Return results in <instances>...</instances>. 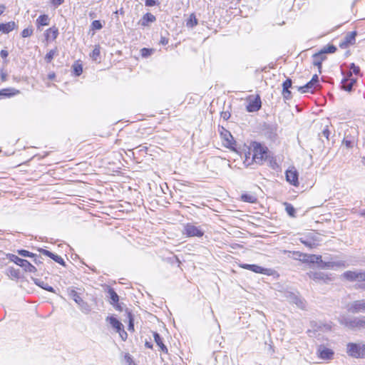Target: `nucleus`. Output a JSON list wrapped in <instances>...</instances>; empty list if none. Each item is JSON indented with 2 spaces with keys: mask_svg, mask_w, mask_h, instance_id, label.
Listing matches in <instances>:
<instances>
[{
  "mask_svg": "<svg viewBox=\"0 0 365 365\" xmlns=\"http://www.w3.org/2000/svg\"><path fill=\"white\" fill-rule=\"evenodd\" d=\"M247 100L249 102L246 109L248 112H256L261 108L262 102L259 96L257 95L255 98L253 96H250Z\"/></svg>",
  "mask_w": 365,
  "mask_h": 365,
  "instance_id": "obj_9",
  "label": "nucleus"
},
{
  "mask_svg": "<svg viewBox=\"0 0 365 365\" xmlns=\"http://www.w3.org/2000/svg\"><path fill=\"white\" fill-rule=\"evenodd\" d=\"M56 54V49H52L51 51H49L46 56H45V60L47 63H50L52 59L53 58V56Z\"/></svg>",
  "mask_w": 365,
  "mask_h": 365,
  "instance_id": "obj_42",
  "label": "nucleus"
},
{
  "mask_svg": "<svg viewBox=\"0 0 365 365\" xmlns=\"http://www.w3.org/2000/svg\"><path fill=\"white\" fill-rule=\"evenodd\" d=\"M312 58L313 65L317 66L319 70V73H321L322 61L326 59V56L319 55V52H317L312 56Z\"/></svg>",
  "mask_w": 365,
  "mask_h": 365,
  "instance_id": "obj_20",
  "label": "nucleus"
},
{
  "mask_svg": "<svg viewBox=\"0 0 365 365\" xmlns=\"http://www.w3.org/2000/svg\"><path fill=\"white\" fill-rule=\"evenodd\" d=\"M322 135L328 140L329 139V135H330V131L329 130V128L328 126H326V128L322 130Z\"/></svg>",
  "mask_w": 365,
  "mask_h": 365,
  "instance_id": "obj_59",
  "label": "nucleus"
},
{
  "mask_svg": "<svg viewBox=\"0 0 365 365\" xmlns=\"http://www.w3.org/2000/svg\"><path fill=\"white\" fill-rule=\"evenodd\" d=\"M292 81L290 78H287L282 83V95L284 100H289L292 98V93L289 88L292 87Z\"/></svg>",
  "mask_w": 365,
  "mask_h": 365,
  "instance_id": "obj_14",
  "label": "nucleus"
},
{
  "mask_svg": "<svg viewBox=\"0 0 365 365\" xmlns=\"http://www.w3.org/2000/svg\"><path fill=\"white\" fill-rule=\"evenodd\" d=\"M336 51V47L334 45H327L324 46L319 51V55H324L326 53H334Z\"/></svg>",
  "mask_w": 365,
  "mask_h": 365,
  "instance_id": "obj_30",
  "label": "nucleus"
},
{
  "mask_svg": "<svg viewBox=\"0 0 365 365\" xmlns=\"http://www.w3.org/2000/svg\"><path fill=\"white\" fill-rule=\"evenodd\" d=\"M205 232L200 227L191 223H187L183 227L182 234L188 237H201Z\"/></svg>",
  "mask_w": 365,
  "mask_h": 365,
  "instance_id": "obj_6",
  "label": "nucleus"
},
{
  "mask_svg": "<svg viewBox=\"0 0 365 365\" xmlns=\"http://www.w3.org/2000/svg\"><path fill=\"white\" fill-rule=\"evenodd\" d=\"M317 356L323 360H331L333 359L334 352L332 349L326 347L324 345H319L317 350Z\"/></svg>",
  "mask_w": 365,
  "mask_h": 365,
  "instance_id": "obj_8",
  "label": "nucleus"
},
{
  "mask_svg": "<svg viewBox=\"0 0 365 365\" xmlns=\"http://www.w3.org/2000/svg\"><path fill=\"white\" fill-rule=\"evenodd\" d=\"M222 135H223L224 139L226 141V143L225 144V147L235 150L234 145L235 144V141L234 140L231 133L229 131L225 130V133Z\"/></svg>",
  "mask_w": 365,
  "mask_h": 365,
  "instance_id": "obj_19",
  "label": "nucleus"
},
{
  "mask_svg": "<svg viewBox=\"0 0 365 365\" xmlns=\"http://www.w3.org/2000/svg\"><path fill=\"white\" fill-rule=\"evenodd\" d=\"M66 292L68 295L78 304L79 309L83 314H88L91 312V307L81 297L76 287H70L67 288Z\"/></svg>",
  "mask_w": 365,
  "mask_h": 365,
  "instance_id": "obj_1",
  "label": "nucleus"
},
{
  "mask_svg": "<svg viewBox=\"0 0 365 365\" xmlns=\"http://www.w3.org/2000/svg\"><path fill=\"white\" fill-rule=\"evenodd\" d=\"M308 275L310 279L316 281V282H327L331 280L329 276L322 272H310L308 273Z\"/></svg>",
  "mask_w": 365,
  "mask_h": 365,
  "instance_id": "obj_13",
  "label": "nucleus"
},
{
  "mask_svg": "<svg viewBox=\"0 0 365 365\" xmlns=\"http://www.w3.org/2000/svg\"><path fill=\"white\" fill-rule=\"evenodd\" d=\"M356 282H365V271H356Z\"/></svg>",
  "mask_w": 365,
  "mask_h": 365,
  "instance_id": "obj_46",
  "label": "nucleus"
},
{
  "mask_svg": "<svg viewBox=\"0 0 365 365\" xmlns=\"http://www.w3.org/2000/svg\"><path fill=\"white\" fill-rule=\"evenodd\" d=\"M32 279H33L34 282L35 283V284L40 287L41 288L46 290L48 292L55 293V289L51 286H50L47 283L44 282L43 281H42L39 279H36V278H32Z\"/></svg>",
  "mask_w": 365,
  "mask_h": 365,
  "instance_id": "obj_22",
  "label": "nucleus"
},
{
  "mask_svg": "<svg viewBox=\"0 0 365 365\" xmlns=\"http://www.w3.org/2000/svg\"><path fill=\"white\" fill-rule=\"evenodd\" d=\"M340 323L351 329H365V316L359 317H348L341 316L339 319Z\"/></svg>",
  "mask_w": 365,
  "mask_h": 365,
  "instance_id": "obj_3",
  "label": "nucleus"
},
{
  "mask_svg": "<svg viewBox=\"0 0 365 365\" xmlns=\"http://www.w3.org/2000/svg\"><path fill=\"white\" fill-rule=\"evenodd\" d=\"M297 90L302 93H313L315 91L318 90L319 87L315 85L313 82L309 81L304 86L297 87Z\"/></svg>",
  "mask_w": 365,
  "mask_h": 365,
  "instance_id": "obj_16",
  "label": "nucleus"
},
{
  "mask_svg": "<svg viewBox=\"0 0 365 365\" xmlns=\"http://www.w3.org/2000/svg\"><path fill=\"white\" fill-rule=\"evenodd\" d=\"M241 200L243 202L249 203H255L257 201V198L255 195L250 193H245L241 195Z\"/></svg>",
  "mask_w": 365,
  "mask_h": 365,
  "instance_id": "obj_29",
  "label": "nucleus"
},
{
  "mask_svg": "<svg viewBox=\"0 0 365 365\" xmlns=\"http://www.w3.org/2000/svg\"><path fill=\"white\" fill-rule=\"evenodd\" d=\"M103 27V25L101 23L100 21L98 20H94L92 23H91V29H95V30H100Z\"/></svg>",
  "mask_w": 365,
  "mask_h": 365,
  "instance_id": "obj_49",
  "label": "nucleus"
},
{
  "mask_svg": "<svg viewBox=\"0 0 365 365\" xmlns=\"http://www.w3.org/2000/svg\"><path fill=\"white\" fill-rule=\"evenodd\" d=\"M300 242L309 248H313L317 245V244L314 240H312L308 237L301 238Z\"/></svg>",
  "mask_w": 365,
  "mask_h": 365,
  "instance_id": "obj_36",
  "label": "nucleus"
},
{
  "mask_svg": "<svg viewBox=\"0 0 365 365\" xmlns=\"http://www.w3.org/2000/svg\"><path fill=\"white\" fill-rule=\"evenodd\" d=\"M152 53V51L150 49L143 48L141 49V55L143 57H148Z\"/></svg>",
  "mask_w": 365,
  "mask_h": 365,
  "instance_id": "obj_54",
  "label": "nucleus"
},
{
  "mask_svg": "<svg viewBox=\"0 0 365 365\" xmlns=\"http://www.w3.org/2000/svg\"><path fill=\"white\" fill-rule=\"evenodd\" d=\"M352 76V73L351 71H349L348 73H347V76L346 77V78L349 79V83L352 86V87L354 86V85L356 83V79L355 78H351Z\"/></svg>",
  "mask_w": 365,
  "mask_h": 365,
  "instance_id": "obj_55",
  "label": "nucleus"
},
{
  "mask_svg": "<svg viewBox=\"0 0 365 365\" xmlns=\"http://www.w3.org/2000/svg\"><path fill=\"white\" fill-rule=\"evenodd\" d=\"M253 152L251 160L257 164H262L267 157V148H264L257 142L252 143Z\"/></svg>",
  "mask_w": 365,
  "mask_h": 365,
  "instance_id": "obj_4",
  "label": "nucleus"
},
{
  "mask_svg": "<svg viewBox=\"0 0 365 365\" xmlns=\"http://www.w3.org/2000/svg\"><path fill=\"white\" fill-rule=\"evenodd\" d=\"M17 27V25L14 21H9L5 24H0V32L4 34H9L11 31L14 30Z\"/></svg>",
  "mask_w": 365,
  "mask_h": 365,
  "instance_id": "obj_18",
  "label": "nucleus"
},
{
  "mask_svg": "<svg viewBox=\"0 0 365 365\" xmlns=\"http://www.w3.org/2000/svg\"><path fill=\"white\" fill-rule=\"evenodd\" d=\"M312 82H313L315 85H317L318 87L320 88L319 81V76L317 74H314L312 79L310 80Z\"/></svg>",
  "mask_w": 365,
  "mask_h": 365,
  "instance_id": "obj_57",
  "label": "nucleus"
},
{
  "mask_svg": "<svg viewBox=\"0 0 365 365\" xmlns=\"http://www.w3.org/2000/svg\"><path fill=\"white\" fill-rule=\"evenodd\" d=\"M310 255H306V254H302V253H299V257H302L303 256V259L302 260L304 261V262H312V263H314L316 262V258H311Z\"/></svg>",
  "mask_w": 365,
  "mask_h": 365,
  "instance_id": "obj_47",
  "label": "nucleus"
},
{
  "mask_svg": "<svg viewBox=\"0 0 365 365\" xmlns=\"http://www.w3.org/2000/svg\"><path fill=\"white\" fill-rule=\"evenodd\" d=\"M346 352L354 358H365V344L363 343H349L346 345Z\"/></svg>",
  "mask_w": 365,
  "mask_h": 365,
  "instance_id": "obj_5",
  "label": "nucleus"
},
{
  "mask_svg": "<svg viewBox=\"0 0 365 365\" xmlns=\"http://www.w3.org/2000/svg\"><path fill=\"white\" fill-rule=\"evenodd\" d=\"M1 79L2 81H6L7 79V74L3 71H1Z\"/></svg>",
  "mask_w": 365,
  "mask_h": 365,
  "instance_id": "obj_62",
  "label": "nucleus"
},
{
  "mask_svg": "<svg viewBox=\"0 0 365 365\" xmlns=\"http://www.w3.org/2000/svg\"><path fill=\"white\" fill-rule=\"evenodd\" d=\"M31 258H34V262L36 264H39L43 262L42 258L40 256L36 255V254H34V256L32 257Z\"/></svg>",
  "mask_w": 365,
  "mask_h": 365,
  "instance_id": "obj_58",
  "label": "nucleus"
},
{
  "mask_svg": "<svg viewBox=\"0 0 365 365\" xmlns=\"http://www.w3.org/2000/svg\"><path fill=\"white\" fill-rule=\"evenodd\" d=\"M56 75L53 72L48 73V78L49 80H53L55 78Z\"/></svg>",
  "mask_w": 365,
  "mask_h": 365,
  "instance_id": "obj_64",
  "label": "nucleus"
},
{
  "mask_svg": "<svg viewBox=\"0 0 365 365\" xmlns=\"http://www.w3.org/2000/svg\"><path fill=\"white\" fill-rule=\"evenodd\" d=\"M252 153H254V152H253V148H252V143L251 146L247 148V150L245 152V161H244V163L246 165H247V166L250 165L253 163H255V161H252L251 160L252 157Z\"/></svg>",
  "mask_w": 365,
  "mask_h": 365,
  "instance_id": "obj_28",
  "label": "nucleus"
},
{
  "mask_svg": "<svg viewBox=\"0 0 365 365\" xmlns=\"http://www.w3.org/2000/svg\"><path fill=\"white\" fill-rule=\"evenodd\" d=\"M32 34L33 29L31 28H26L21 31V34L23 38H26L31 36Z\"/></svg>",
  "mask_w": 365,
  "mask_h": 365,
  "instance_id": "obj_48",
  "label": "nucleus"
},
{
  "mask_svg": "<svg viewBox=\"0 0 365 365\" xmlns=\"http://www.w3.org/2000/svg\"><path fill=\"white\" fill-rule=\"evenodd\" d=\"M106 321L109 322V324L113 327V329L116 330V331H119L122 327H123V324L118 319L113 316L108 317Z\"/></svg>",
  "mask_w": 365,
  "mask_h": 365,
  "instance_id": "obj_21",
  "label": "nucleus"
},
{
  "mask_svg": "<svg viewBox=\"0 0 365 365\" xmlns=\"http://www.w3.org/2000/svg\"><path fill=\"white\" fill-rule=\"evenodd\" d=\"M8 259L11 260V262H14L17 265L21 267V264H22L24 259H21L18 256L14 255V254H9L7 255Z\"/></svg>",
  "mask_w": 365,
  "mask_h": 365,
  "instance_id": "obj_40",
  "label": "nucleus"
},
{
  "mask_svg": "<svg viewBox=\"0 0 365 365\" xmlns=\"http://www.w3.org/2000/svg\"><path fill=\"white\" fill-rule=\"evenodd\" d=\"M286 179L292 185L297 186L299 184L298 173L293 168L286 171Z\"/></svg>",
  "mask_w": 365,
  "mask_h": 365,
  "instance_id": "obj_15",
  "label": "nucleus"
},
{
  "mask_svg": "<svg viewBox=\"0 0 365 365\" xmlns=\"http://www.w3.org/2000/svg\"><path fill=\"white\" fill-rule=\"evenodd\" d=\"M356 271H346L343 273L342 277L348 281L356 282Z\"/></svg>",
  "mask_w": 365,
  "mask_h": 365,
  "instance_id": "obj_32",
  "label": "nucleus"
},
{
  "mask_svg": "<svg viewBox=\"0 0 365 365\" xmlns=\"http://www.w3.org/2000/svg\"><path fill=\"white\" fill-rule=\"evenodd\" d=\"M64 2V0H52V4L57 7L62 4Z\"/></svg>",
  "mask_w": 365,
  "mask_h": 365,
  "instance_id": "obj_60",
  "label": "nucleus"
},
{
  "mask_svg": "<svg viewBox=\"0 0 365 365\" xmlns=\"http://www.w3.org/2000/svg\"><path fill=\"white\" fill-rule=\"evenodd\" d=\"M287 298L290 303L296 304L299 308L304 309L306 308V302L298 294L289 293Z\"/></svg>",
  "mask_w": 365,
  "mask_h": 365,
  "instance_id": "obj_12",
  "label": "nucleus"
},
{
  "mask_svg": "<svg viewBox=\"0 0 365 365\" xmlns=\"http://www.w3.org/2000/svg\"><path fill=\"white\" fill-rule=\"evenodd\" d=\"M100 53H101V47L99 45H96L95 48H93V50L90 56H91V58L93 61H96L100 56Z\"/></svg>",
  "mask_w": 365,
  "mask_h": 365,
  "instance_id": "obj_39",
  "label": "nucleus"
},
{
  "mask_svg": "<svg viewBox=\"0 0 365 365\" xmlns=\"http://www.w3.org/2000/svg\"><path fill=\"white\" fill-rule=\"evenodd\" d=\"M197 24V19H196V16L195 14H192L190 15L189 18L187 19L186 21V26L189 28H193Z\"/></svg>",
  "mask_w": 365,
  "mask_h": 365,
  "instance_id": "obj_33",
  "label": "nucleus"
},
{
  "mask_svg": "<svg viewBox=\"0 0 365 365\" xmlns=\"http://www.w3.org/2000/svg\"><path fill=\"white\" fill-rule=\"evenodd\" d=\"M342 143L347 148H352L354 145L355 141L354 139L351 137L346 136L344 137Z\"/></svg>",
  "mask_w": 365,
  "mask_h": 365,
  "instance_id": "obj_38",
  "label": "nucleus"
},
{
  "mask_svg": "<svg viewBox=\"0 0 365 365\" xmlns=\"http://www.w3.org/2000/svg\"><path fill=\"white\" fill-rule=\"evenodd\" d=\"M20 91L14 88H8L0 90V96L4 97H11L17 95Z\"/></svg>",
  "mask_w": 365,
  "mask_h": 365,
  "instance_id": "obj_23",
  "label": "nucleus"
},
{
  "mask_svg": "<svg viewBox=\"0 0 365 365\" xmlns=\"http://www.w3.org/2000/svg\"><path fill=\"white\" fill-rule=\"evenodd\" d=\"M38 251H39L40 253L47 256V257H48L50 258L53 257V253L50 252V251H48V250H45V249H43V248H40L38 250Z\"/></svg>",
  "mask_w": 365,
  "mask_h": 365,
  "instance_id": "obj_53",
  "label": "nucleus"
},
{
  "mask_svg": "<svg viewBox=\"0 0 365 365\" xmlns=\"http://www.w3.org/2000/svg\"><path fill=\"white\" fill-rule=\"evenodd\" d=\"M51 259L61 265H66L64 259L61 256L53 254V256L51 257Z\"/></svg>",
  "mask_w": 365,
  "mask_h": 365,
  "instance_id": "obj_50",
  "label": "nucleus"
},
{
  "mask_svg": "<svg viewBox=\"0 0 365 365\" xmlns=\"http://www.w3.org/2000/svg\"><path fill=\"white\" fill-rule=\"evenodd\" d=\"M356 31L349 32L339 43L341 48H346L350 45H353L356 41Z\"/></svg>",
  "mask_w": 365,
  "mask_h": 365,
  "instance_id": "obj_11",
  "label": "nucleus"
},
{
  "mask_svg": "<svg viewBox=\"0 0 365 365\" xmlns=\"http://www.w3.org/2000/svg\"><path fill=\"white\" fill-rule=\"evenodd\" d=\"M106 292L108 294V297L110 299V304L115 305V304L118 303L119 297L113 288L110 287V286H107Z\"/></svg>",
  "mask_w": 365,
  "mask_h": 365,
  "instance_id": "obj_17",
  "label": "nucleus"
},
{
  "mask_svg": "<svg viewBox=\"0 0 365 365\" xmlns=\"http://www.w3.org/2000/svg\"><path fill=\"white\" fill-rule=\"evenodd\" d=\"M21 267L24 268L26 272H36L37 270L36 268L26 259H24Z\"/></svg>",
  "mask_w": 365,
  "mask_h": 365,
  "instance_id": "obj_31",
  "label": "nucleus"
},
{
  "mask_svg": "<svg viewBox=\"0 0 365 365\" xmlns=\"http://www.w3.org/2000/svg\"><path fill=\"white\" fill-rule=\"evenodd\" d=\"M153 337H154L155 342L160 348L162 351H163L165 353H168V350L166 346L163 344V339H162L161 336H160V334L157 332H153Z\"/></svg>",
  "mask_w": 365,
  "mask_h": 365,
  "instance_id": "obj_26",
  "label": "nucleus"
},
{
  "mask_svg": "<svg viewBox=\"0 0 365 365\" xmlns=\"http://www.w3.org/2000/svg\"><path fill=\"white\" fill-rule=\"evenodd\" d=\"M160 43L163 45H166L168 43V40L166 38H165V37H162L161 39H160Z\"/></svg>",
  "mask_w": 365,
  "mask_h": 365,
  "instance_id": "obj_63",
  "label": "nucleus"
},
{
  "mask_svg": "<svg viewBox=\"0 0 365 365\" xmlns=\"http://www.w3.org/2000/svg\"><path fill=\"white\" fill-rule=\"evenodd\" d=\"M126 312H127V317L128 319V331H134V318H133V316L132 313L130 311H128V309L126 310Z\"/></svg>",
  "mask_w": 365,
  "mask_h": 365,
  "instance_id": "obj_35",
  "label": "nucleus"
},
{
  "mask_svg": "<svg viewBox=\"0 0 365 365\" xmlns=\"http://www.w3.org/2000/svg\"><path fill=\"white\" fill-rule=\"evenodd\" d=\"M346 309L353 314L365 312V299L354 301L347 305Z\"/></svg>",
  "mask_w": 365,
  "mask_h": 365,
  "instance_id": "obj_7",
  "label": "nucleus"
},
{
  "mask_svg": "<svg viewBox=\"0 0 365 365\" xmlns=\"http://www.w3.org/2000/svg\"><path fill=\"white\" fill-rule=\"evenodd\" d=\"M58 35V30L57 28L53 26L46 31L45 36L47 40H55Z\"/></svg>",
  "mask_w": 365,
  "mask_h": 365,
  "instance_id": "obj_24",
  "label": "nucleus"
},
{
  "mask_svg": "<svg viewBox=\"0 0 365 365\" xmlns=\"http://www.w3.org/2000/svg\"><path fill=\"white\" fill-rule=\"evenodd\" d=\"M349 68L352 71L351 73H354L356 76H361L360 68L358 66H356L355 63H351L349 65Z\"/></svg>",
  "mask_w": 365,
  "mask_h": 365,
  "instance_id": "obj_43",
  "label": "nucleus"
},
{
  "mask_svg": "<svg viewBox=\"0 0 365 365\" xmlns=\"http://www.w3.org/2000/svg\"><path fill=\"white\" fill-rule=\"evenodd\" d=\"M124 358L128 365H136L129 354H125Z\"/></svg>",
  "mask_w": 365,
  "mask_h": 365,
  "instance_id": "obj_52",
  "label": "nucleus"
},
{
  "mask_svg": "<svg viewBox=\"0 0 365 365\" xmlns=\"http://www.w3.org/2000/svg\"><path fill=\"white\" fill-rule=\"evenodd\" d=\"M341 89L346 91H352V86L349 83V79L346 78H344L342 80H341Z\"/></svg>",
  "mask_w": 365,
  "mask_h": 365,
  "instance_id": "obj_37",
  "label": "nucleus"
},
{
  "mask_svg": "<svg viewBox=\"0 0 365 365\" xmlns=\"http://www.w3.org/2000/svg\"><path fill=\"white\" fill-rule=\"evenodd\" d=\"M8 55H9V53L6 50H1V52H0V56L3 58H6L8 56Z\"/></svg>",
  "mask_w": 365,
  "mask_h": 365,
  "instance_id": "obj_61",
  "label": "nucleus"
},
{
  "mask_svg": "<svg viewBox=\"0 0 365 365\" xmlns=\"http://www.w3.org/2000/svg\"><path fill=\"white\" fill-rule=\"evenodd\" d=\"M120 338L122 339L123 341H125L128 338V334L127 332L124 330V327H122L119 331H117Z\"/></svg>",
  "mask_w": 365,
  "mask_h": 365,
  "instance_id": "obj_51",
  "label": "nucleus"
},
{
  "mask_svg": "<svg viewBox=\"0 0 365 365\" xmlns=\"http://www.w3.org/2000/svg\"><path fill=\"white\" fill-rule=\"evenodd\" d=\"M285 210L287 213L292 217H295L296 210L293 205L288 202H284Z\"/></svg>",
  "mask_w": 365,
  "mask_h": 365,
  "instance_id": "obj_34",
  "label": "nucleus"
},
{
  "mask_svg": "<svg viewBox=\"0 0 365 365\" xmlns=\"http://www.w3.org/2000/svg\"><path fill=\"white\" fill-rule=\"evenodd\" d=\"M74 74L79 76L83 72V68L81 64H74L73 66Z\"/></svg>",
  "mask_w": 365,
  "mask_h": 365,
  "instance_id": "obj_45",
  "label": "nucleus"
},
{
  "mask_svg": "<svg viewBox=\"0 0 365 365\" xmlns=\"http://www.w3.org/2000/svg\"><path fill=\"white\" fill-rule=\"evenodd\" d=\"M240 267L250 270L255 273L264 274H270V269L264 268L257 264H241L240 265Z\"/></svg>",
  "mask_w": 365,
  "mask_h": 365,
  "instance_id": "obj_10",
  "label": "nucleus"
},
{
  "mask_svg": "<svg viewBox=\"0 0 365 365\" xmlns=\"http://www.w3.org/2000/svg\"><path fill=\"white\" fill-rule=\"evenodd\" d=\"M158 4V0H145V4L146 6H153Z\"/></svg>",
  "mask_w": 365,
  "mask_h": 365,
  "instance_id": "obj_56",
  "label": "nucleus"
},
{
  "mask_svg": "<svg viewBox=\"0 0 365 365\" xmlns=\"http://www.w3.org/2000/svg\"><path fill=\"white\" fill-rule=\"evenodd\" d=\"M36 26H48L50 23V19L47 14L40 15L36 19Z\"/></svg>",
  "mask_w": 365,
  "mask_h": 365,
  "instance_id": "obj_27",
  "label": "nucleus"
},
{
  "mask_svg": "<svg viewBox=\"0 0 365 365\" xmlns=\"http://www.w3.org/2000/svg\"><path fill=\"white\" fill-rule=\"evenodd\" d=\"M156 18L155 16L150 14V13H146L142 17L140 20V24L143 26H146L148 25L149 23H153L155 21Z\"/></svg>",
  "mask_w": 365,
  "mask_h": 365,
  "instance_id": "obj_25",
  "label": "nucleus"
},
{
  "mask_svg": "<svg viewBox=\"0 0 365 365\" xmlns=\"http://www.w3.org/2000/svg\"><path fill=\"white\" fill-rule=\"evenodd\" d=\"M7 274L15 279L19 278V270L14 267H9L7 269Z\"/></svg>",
  "mask_w": 365,
  "mask_h": 365,
  "instance_id": "obj_41",
  "label": "nucleus"
},
{
  "mask_svg": "<svg viewBox=\"0 0 365 365\" xmlns=\"http://www.w3.org/2000/svg\"><path fill=\"white\" fill-rule=\"evenodd\" d=\"M310 257L316 258V263H317L319 267L322 269H334L336 268H345L348 266V264L343 260L323 261L321 255H311Z\"/></svg>",
  "mask_w": 365,
  "mask_h": 365,
  "instance_id": "obj_2",
  "label": "nucleus"
},
{
  "mask_svg": "<svg viewBox=\"0 0 365 365\" xmlns=\"http://www.w3.org/2000/svg\"><path fill=\"white\" fill-rule=\"evenodd\" d=\"M18 254L20 255L22 257H32L34 256V254L32 253V252H30L28 250H19L17 251Z\"/></svg>",
  "mask_w": 365,
  "mask_h": 365,
  "instance_id": "obj_44",
  "label": "nucleus"
}]
</instances>
